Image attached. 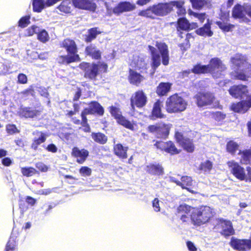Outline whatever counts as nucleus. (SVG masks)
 <instances>
[{
    "label": "nucleus",
    "mask_w": 251,
    "mask_h": 251,
    "mask_svg": "<svg viewBox=\"0 0 251 251\" xmlns=\"http://www.w3.org/2000/svg\"><path fill=\"white\" fill-rule=\"evenodd\" d=\"M225 66L218 58L211 59L208 65H201L198 64L194 66L191 72L195 74L210 73L214 77H220L222 72L226 70Z\"/></svg>",
    "instance_id": "obj_1"
},
{
    "label": "nucleus",
    "mask_w": 251,
    "mask_h": 251,
    "mask_svg": "<svg viewBox=\"0 0 251 251\" xmlns=\"http://www.w3.org/2000/svg\"><path fill=\"white\" fill-rule=\"evenodd\" d=\"M172 4L170 2L159 3L150 6L144 10H142L138 13V15L147 18L153 19L155 16H162L167 15L172 10Z\"/></svg>",
    "instance_id": "obj_2"
},
{
    "label": "nucleus",
    "mask_w": 251,
    "mask_h": 251,
    "mask_svg": "<svg viewBox=\"0 0 251 251\" xmlns=\"http://www.w3.org/2000/svg\"><path fill=\"white\" fill-rule=\"evenodd\" d=\"M212 216V210L209 207L201 206L193 210L190 221L193 225L200 226L208 222Z\"/></svg>",
    "instance_id": "obj_3"
},
{
    "label": "nucleus",
    "mask_w": 251,
    "mask_h": 251,
    "mask_svg": "<svg viewBox=\"0 0 251 251\" xmlns=\"http://www.w3.org/2000/svg\"><path fill=\"white\" fill-rule=\"evenodd\" d=\"M187 101L178 94H174L169 97L165 102V108L170 113L183 111L186 108Z\"/></svg>",
    "instance_id": "obj_4"
},
{
    "label": "nucleus",
    "mask_w": 251,
    "mask_h": 251,
    "mask_svg": "<svg viewBox=\"0 0 251 251\" xmlns=\"http://www.w3.org/2000/svg\"><path fill=\"white\" fill-rule=\"evenodd\" d=\"M79 67L84 71V76L91 79H95L100 72H105L107 69V65L104 63L95 64L83 62L79 65Z\"/></svg>",
    "instance_id": "obj_5"
},
{
    "label": "nucleus",
    "mask_w": 251,
    "mask_h": 251,
    "mask_svg": "<svg viewBox=\"0 0 251 251\" xmlns=\"http://www.w3.org/2000/svg\"><path fill=\"white\" fill-rule=\"evenodd\" d=\"M232 14L234 18H239L245 22H248L250 20L246 17V14L251 18V5L247 3L243 5L237 4L234 7Z\"/></svg>",
    "instance_id": "obj_6"
},
{
    "label": "nucleus",
    "mask_w": 251,
    "mask_h": 251,
    "mask_svg": "<svg viewBox=\"0 0 251 251\" xmlns=\"http://www.w3.org/2000/svg\"><path fill=\"white\" fill-rule=\"evenodd\" d=\"M170 128L171 125L160 123L149 126L148 130L157 138H164L168 135Z\"/></svg>",
    "instance_id": "obj_7"
},
{
    "label": "nucleus",
    "mask_w": 251,
    "mask_h": 251,
    "mask_svg": "<svg viewBox=\"0 0 251 251\" xmlns=\"http://www.w3.org/2000/svg\"><path fill=\"white\" fill-rule=\"evenodd\" d=\"M110 112L119 124L131 130H134L133 124L122 115L121 112L118 108L111 106L110 108Z\"/></svg>",
    "instance_id": "obj_8"
},
{
    "label": "nucleus",
    "mask_w": 251,
    "mask_h": 251,
    "mask_svg": "<svg viewBox=\"0 0 251 251\" xmlns=\"http://www.w3.org/2000/svg\"><path fill=\"white\" fill-rule=\"evenodd\" d=\"M103 113L104 110L103 107L98 102L96 101L91 102L89 107L85 108L81 113V118H82L84 124L86 123V115L97 113L99 115H102Z\"/></svg>",
    "instance_id": "obj_9"
},
{
    "label": "nucleus",
    "mask_w": 251,
    "mask_h": 251,
    "mask_svg": "<svg viewBox=\"0 0 251 251\" xmlns=\"http://www.w3.org/2000/svg\"><path fill=\"white\" fill-rule=\"evenodd\" d=\"M147 101V98L145 93L142 91H138L134 93L131 98L130 102L132 109L136 106L138 108H141L144 106Z\"/></svg>",
    "instance_id": "obj_10"
},
{
    "label": "nucleus",
    "mask_w": 251,
    "mask_h": 251,
    "mask_svg": "<svg viewBox=\"0 0 251 251\" xmlns=\"http://www.w3.org/2000/svg\"><path fill=\"white\" fill-rule=\"evenodd\" d=\"M194 98L196 100L197 104L199 107L210 105L215 99L213 95L208 92L198 93Z\"/></svg>",
    "instance_id": "obj_11"
},
{
    "label": "nucleus",
    "mask_w": 251,
    "mask_h": 251,
    "mask_svg": "<svg viewBox=\"0 0 251 251\" xmlns=\"http://www.w3.org/2000/svg\"><path fill=\"white\" fill-rule=\"evenodd\" d=\"M231 246L239 251H247L251 249V240L238 239L232 237L230 241Z\"/></svg>",
    "instance_id": "obj_12"
},
{
    "label": "nucleus",
    "mask_w": 251,
    "mask_h": 251,
    "mask_svg": "<svg viewBox=\"0 0 251 251\" xmlns=\"http://www.w3.org/2000/svg\"><path fill=\"white\" fill-rule=\"evenodd\" d=\"M195 208L185 203L180 204L177 208V212L180 215L181 220L183 222H189L193 212V210L195 209Z\"/></svg>",
    "instance_id": "obj_13"
},
{
    "label": "nucleus",
    "mask_w": 251,
    "mask_h": 251,
    "mask_svg": "<svg viewBox=\"0 0 251 251\" xmlns=\"http://www.w3.org/2000/svg\"><path fill=\"white\" fill-rule=\"evenodd\" d=\"M229 93L235 98H246L247 99V97L251 95V94H249L247 86L243 85L233 86L229 89Z\"/></svg>",
    "instance_id": "obj_14"
},
{
    "label": "nucleus",
    "mask_w": 251,
    "mask_h": 251,
    "mask_svg": "<svg viewBox=\"0 0 251 251\" xmlns=\"http://www.w3.org/2000/svg\"><path fill=\"white\" fill-rule=\"evenodd\" d=\"M232 174L238 179L244 180L246 178V175L244 169L234 161L227 163Z\"/></svg>",
    "instance_id": "obj_15"
},
{
    "label": "nucleus",
    "mask_w": 251,
    "mask_h": 251,
    "mask_svg": "<svg viewBox=\"0 0 251 251\" xmlns=\"http://www.w3.org/2000/svg\"><path fill=\"white\" fill-rule=\"evenodd\" d=\"M230 61L234 66L236 71H243L244 68L249 66L246 58L242 54H236L231 58Z\"/></svg>",
    "instance_id": "obj_16"
},
{
    "label": "nucleus",
    "mask_w": 251,
    "mask_h": 251,
    "mask_svg": "<svg viewBox=\"0 0 251 251\" xmlns=\"http://www.w3.org/2000/svg\"><path fill=\"white\" fill-rule=\"evenodd\" d=\"M72 0L74 5L80 9L94 11L96 8V4L93 2V0Z\"/></svg>",
    "instance_id": "obj_17"
},
{
    "label": "nucleus",
    "mask_w": 251,
    "mask_h": 251,
    "mask_svg": "<svg viewBox=\"0 0 251 251\" xmlns=\"http://www.w3.org/2000/svg\"><path fill=\"white\" fill-rule=\"evenodd\" d=\"M219 16L220 19L222 21H217L216 22V24L224 31H229L231 27H233L232 25L227 24L226 23L229 17V11H224L221 9Z\"/></svg>",
    "instance_id": "obj_18"
},
{
    "label": "nucleus",
    "mask_w": 251,
    "mask_h": 251,
    "mask_svg": "<svg viewBox=\"0 0 251 251\" xmlns=\"http://www.w3.org/2000/svg\"><path fill=\"white\" fill-rule=\"evenodd\" d=\"M251 107V95L247 97L245 100L232 104V109L235 112L245 113Z\"/></svg>",
    "instance_id": "obj_19"
},
{
    "label": "nucleus",
    "mask_w": 251,
    "mask_h": 251,
    "mask_svg": "<svg viewBox=\"0 0 251 251\" xmlns=\"http://www.w3.org/2000/svg\"><path fill=\"white\" fill-rule=\"evenodd\" d=\"M176 138L179 144L188 152H192L194 151V146L191 140L188 138H185L179 132L176 134Z\"/></svg>",
    "instance_id": "obj_20"
},
{
    "label": "nucleus",
    "mask_w": 251,
    "mask_h": 251,
    "mask_svg": "<svg viewBox=\"0 0 251 251\" xmlns=\"http://www.w3.org/2000/svg\"><path fill=\"white\" fill-rule=\"evenodd\" d=\"M135 8L136 6L134 3L127 1L121 2L114 8L113 12L116 14H119L124 12L132 11Z\"/></svg>",
    "instance_id": "obj_21"
},
{
    "label": "nucleus",
    "mask_w": 251,
    "mask_h": 251,
    "mask_svg": "<svg viewBox=\"0 0 251 251\" xmlns=\"http://www.w3.org/2000/svg\"><path fill=\"white\" fill-rule=\"evenodd\" d=\"M219 225L222 228L221 234L225 236H229L234 233V230L230 221L221 219Z\"/></svg>",
    "instance_id": "obj_22"
},
{
    "label": "nucleus",
    "mask_w": 251,
    "mask_h": 251,
    "mask_svg": "<svg viewBox=\"0 0 251 251\" xmlns=\"http://www.w3.org/2000/svg\"><path fill=\"white\" fill-rule=\"evenodd\" d=\"M155 46L157 48L161 55L162 63L164 65L169 64V56L168 46L164 43L156 42Z\"/></svg>",
    "instance_id": "obj_23"
},
{
    "label": "nucleus",
    "mask_w": 251,
    "mask_h": 251,
    "mask_svg": "<svg viewBox=\"0 0 251 251\" xmlns=\"http://www.w3.org/2000/svg\"><path fill=\"white\" fill-rule=\"evenodd\" d=\"M148 48L151 56V67L152 69L153 70L152 73V74H153L156 69L161 64L160 56L157 52V50L154 47L149 46Z\"/></svg>",
    "instance_id": "obj_24"
},
{
    "label": "nucleus",
    "mask_w": 251,
    "mask_h": 251,
    "mask_svg": "<svg viewBox=\"0 0 251 251\" xmlns=\"http://www.w3.org/2000/svg\"><path fill=\"white\" fill-rule=\"evenodd\" d=\"M131 65L142 73L146 72L147 70V63L142 56H135L131 63Z\"/></svg>",
    "instance_id": "obj_25"
},
{
    "label": "nucleus",
    "mask_w": 251,
    "mask_h": 251,
    "mask_svg": "<svg viewBox=\"0 0 251 251\" xmlns=\"http://www.w3.org/2000/svg\"><path fill=\"white\" fill-rule=\"evenodd\" d=\"M33 134L34 135V137L31 147L36 150L39 145L46 141L47 135L45 133L39 131H35Z\"/></svg>",
    "instance_id": "obj_26"
},
{
    "label": "nucleus",
    "mask_w": 251,
    "mask_h": 251,
    "mask_svg": "<svg viewBox=\"0 0 251 251\" xmlns=\"http://www.w3.org/2000/svg\"><path fill=\"white\" fill-rule=\"evenodd\" d=\"M73 154L77 157L76 161L79 164H82L86 160L89 152L85 149L79 150L77 148H74L73 149Z\"/></svg>",
    "instance_id": "obj_27"
},
{
    "label": "nucleus",
    "mask_w": 251,
    "mask_h": 251,
    "mask_svg": "<svg viewBox=\"0 0 251 251\" xmlns=\"http://www.w3.org/2000/svg\"><path fill=\"white\" fill-rule=\"evenodd\" d=\"M62 46L67 51L69 55H78L77 48L75 42L69 39H66L62 42Z\"/></svg>",
    "instance_id": "obj_28"
},
{
    "label": "nucleus",
    "mask_w": 251,
    "mask_h": 251,
    "mask_svg": "<svg viewBox=\"0 0 251 251\" xmlns=\"http://www.w3.org/2000/svg\"><path fill=\"white\" fill-rule=\"evenodd\" d=\"M128 79L131 84L137 86L143 81L144 77L140 74L130 69L129 70Z\"/></svg>",
    "instance_id": "obj_29"
},
{
    "label": "nucleus",
    "mask_w": 251,
    "mask_h": 251,
    "mask_svg": "<svg viewBox=\"0 0 251 251\" xmlns=\"http://www.w3.org/2000/svg\"><path fill=\"white\" fill-rule=\"evenodd\" d=\"M41 114V111L38 110H34L30 107L23 108L20 111L21 116L26 118L37 117Z\"/></svg>",
    "instance_id": "obj_30"
},
{
    "label": "nucleus",
    "mask_w": 251,
    "mask_h": 251,
    "mask_svg": "<svg viewBox=\"0 0 251 251\" xmlns=\"http://www.w3.org/2000/svg\"><path fill=\"white\" fill-rule=\"evenodd\" d=\"M80 61L78 55H61L57 58V61L60 64H69Z\"/></svg>",
    "instance_id": "obj_31"
},
{
    "label": "nucleus",
    "mask_w": 251,
    "mask_h": 251,
    "mask_svg": "<svg viewBox=\"0 0 251 251\" xmlns=\"http://www.w3.org/2000/svg\"><path fill=\"white\" fill-rule=\"evenodd\" d=\"M181 185L180 186L183 189H186L189 192L194 193L195 191L193 190H192L190 187L194 186L195 185L196 182L193 181L192 178L190 176H183L181 177Z\"/></svg>",
    "instance_id": "obj_32"
},
{
    "label": "nucleus",
    "mask_w": 251,
    "mask_h": 251,
    "mask_svg": "<svg viewBox=\"0 0 251 251\" xmlns=\"http://www.w3.org/2000/svg\"><path fill=\"white\" fill-rule=\"evenodd\" d=\"M162 106L163 102L160 100H157L154 103L151 115L152 119H154V118H162L164 117V115L161 112V108Z\"/></svg>",
    "instance_id": "obj_33"
},
{
    "label": "nucleus",
    "mask_w": 251,
    "mask_h": 251,
    "mask_svg": "<svg viewBox=\"0 0 251 251\" xmlns=\"http://www.w3.org/2000/svg\"><path fill=\"white\" fill-rule=\"evenodd\" d=\"M85 52L87 55L91 56L95 59H99L101 56V52L95 46L91 45L85 49Z\"/></svg>",
    "instance_id": "obj_34"
},
{
    "label": "nucleus",
    "mask_w": 251,
    "mask_h": 251,
    "mask_svg": "<svg viewBox=\"0 0 251 251\" xmlns=\"http://www.w3.org/2000/svg\"><path fill=\"white\" fill-rule=\"evenodd\" d=\"M127 148L124 147L120 144H117L114 146V152L115 155L119 158L125 159L127 158Z\"/></svg>",
    "instance_id": "obj_35"
},
{
    "label": "nucleus",
    "mask_w": 251,
    "mask_h": 251,
    "mask_svg": "<svg viewBox=\"0 0 251 251\" xmlns=\"http://www.w3.org/2000/svg\"><path fill=\"white\" fill-rule=\"evenodd\" d=\"M171 84L161 82L157 87L156 93L159 96L166 95L170 90Z\"/></svg>",
    "instance_id": "obj_36"
},
{
    "label": "nucleus",
    "mask_w": 251,
    "mask_h": 251,
    "mask_svg": "<svg viewBox=\"0 0 251 251\" xmlns=\"http://www.w3.org/2000/svg\"><path fill=\"white\" fill-rule=\"evenodd\" d=\"M147 171L152 175H160L163 173V169L159 164H150L147 167Z\"/></svg>",
    "instance_id": "obj_37"
},
{
    "label": "nucleus",
    "mask_w": 251,
    "mask_h": 251,
    "mask_svg": "<svg viewBox=\"0 0 251 251\" xmlns=\"http://www.w3.org/2000/svg\"><path fill=\"white\" fill-rule=\"evenodd\" d=\"M196 33L201 36L210 37L213 35V32L211 30L210 25L208 23L205 24L204 25L198 29Z\"/></svg>",
    "instance_id": "obj_38"
},
{
    "label": "nucleus",
    "mask_w": 251,
    "mask_h": 251,
    "mask_svg": "<svg viewBox=\"0 0 251 251\" xmlns=\"http://www.w3.org/2000/svg\"><path fill=\"white\" fill-rule=\"evenodd\" d=\"M33 11L35 12L40 13L46 7V2L44 0H32Z\"/></svg>",
    "instance_id": "obj_39"
},
{
    "label": "nucleus",
    "mask_w": 251,
    "mask_h": 251,
    "mask_svg": "<svg viewBox=\"0 0 251 251\" xmlns=\"http://www.w3.org/2000/svg\"><path fill=\"white\" fill-rule=\"evenodd\" d=\"M72 7V4L70 0H65L61 2L57 8L61 12L65 13H69L71 12Z\"/></svg>",
    "instance_id": "obj_40"
},
{
    "label": "nucleus",
    "mask_w": 251,
    "mask_h": 251,
    "mask_svg": "<svg viewBox=\"0 0 251 251\" xmlns=\"http://www.w3.org/2000/svg\"><path fill=\"white\" fill-rule=\"evenodd\" d=\"M91 136L95 142L100 144H104L107 141V137L101 133H93Z\"/></svg>",
    "instance_id": "obj_41"
},
{
    "label": "nucleus",
    "mask_w": 251,
    "mask_h": 251,
    "mask_svg": "<svg viewBox=\"0 0 251 251\" xmlns=\"http://www.w3.org/2000/svg\"><path fill=\"white\" fill-rule=\"evenodd\" d=\"M212 167V163L209 160H206L201 164L199 169L201 172L204 174H207L211 170Z\"/></svg>",
    "instance_id": "obj_42"
},
{
    "label": "nucleus",
    "mask_w": 251,
    "mask_h": 251,
    "mask_svg": "<svg viewBox=\"0 0 251 251\" xmlns=\"http://www.w3.org/2000/svg\"><path fill=\"white\" fill-rule=\"evenodd\" d=\"M172 4V9L174 6H176L178 10L177 13L178 15H182L185 13V9L183 7L184 2L181 0L172 1L171 2Z\"/></svg>",
    "instance_id": "obj_43"
},
{
    "label": "nucleus",
    "mask_w": 251,
    "mask_h": 251,
    "mask_svg": "<svg viewBox=\"0 0 251 251\" xmlns=\"http://www.w3.org/2000/svg\"><path fill=\"white\" fill-rule=\"evenodd\" d=\"M177 28L187 30L190 28V25L185 18H180L178 20Z\"/></svg>",
    "instance_id": "obj_44"
},
{
    "label": "nucleus",
    "mask_w": 251,
    "mask_h": 251,
    "mask_svg": "<svg viewBox=\"0 0 251 251\" xmlns=\"http://www.w3.org/2000/svg\"><path fill=\"white\" fill-rule=\"evenodd\" d=\"M17 244L15 238L11 236L6 247V251H17Z\"/></svg>",
    "instance_id": "obj_45"
},
{
    "label": "nucleus",
    "mask_w": 251,
    "mask_h": 251,
    "mask_svg": "<svg viewBox=\"0 0 251 251\" xmlns=\"http://www.w3.org/2000/svg\"><path fill=\"white\" fill-rule=\"evenodd\" d=\"M21 173L24 176L29 177L35 175L37 171L32 167H23L21 168Z\"/></svg>",
    "instance_id": "obj_46"
},
{
    "label": "nucleus",
    "mask_w": 251,
    "mask_h": 251,
    "mask_svg": "<svg viewBox=\"0 0 251 251\" xmlns=\"http://www.w3.org/2000/svg\"><path fill=\"white\" fill-rule=\"evenodd\" d=\"M37 34L38 39L41 42L45 43L49 40L50 37L48 33L45 29H42L41 30L39 29V31Z\"/></svg>",
    "instance_id": "obj_47"
},
{
    "label": "nucleus",
    "mask_w": 251,
    "mask_h": 251,
    "mask_svg": "<svg viewBox=\"0 0 251 251\" xmlns=\"http://www.w3.org/2000/svg\"><path fill=\"white\" fill-rule=\"evenodd\" d=\"M238 148V144L232 141L228 142L226 145L227 151L231 154H233L237 150Z\"/></svg>",
    "instance_id": "obj_48"
},
{
    "label": "nucleus",
    "mask_w": 251,
    "mask_h": 251,
    "mask_svg": "<svg viewBox=\"0 0 251 251\" xmlns=\"http://www.w3.org/2000/svg\"><path fill=\"white\" fill-rule=\"evenodd\" d=\"M189 14L197 19L200 23L203 22L205 19V14L204 13H197L191 10L189 11Z\"/></svg>",
    "instance_id": "obj_49"
},
{
    "label": "nucleus",
    "mask_w": 251,
    "mask_h": 251,
    "mask_svg": "<svg viewBox=\"0 0 251 251\" xmlns=\"http://www.w3.org/2000/svg\"><path fill=\"white\" fill-rule=\"evenodd\" d=\"M190 1L193 7L197 9L201 8L205 4L204 0H190Z\"/></svg>",
    "instance_id": "obj_50"
},
{
    "label": "nucleus",
    "mask_w": 251,
    "mask_h": 251,
    "mask_svg": "<svg viewBox=\"0 0 251 251\" xmlns=\"http://www.w3.org/2000/svg\"><path fill=\"white\" fill-rule=\"evenodd\" d=\"M166 143L168 144L167 145V147H166V152L171 154H176L178 153L177 149L176 148L173 142L170 141Z\"/></svg>",
    "instance_id": "obj_51"
},
{
    "label": "nucleus",
    "mask_w": 251,
    "mask_h": 251,
    "mask_svg": "<svg viewBox=\"0 0 251 251\" xmlns=\"http://www.w3.org/2000/svg\"><path fill=\"white\" fill-rule=\"evenodd\" d=\"M29 20V16L22 17L19 21V26L22 28L25 27L30 24Z\"/></svg>",
    "instance_id": "obj_52"
},
{
    "label": "nucleus",
    "mask_w": 251,
    "mask_h": 251,
    "mask_svg": "<svg viewBox=\"0 0 251 251\" xmlns=\"http://www.w3.org/2000/svg\"><path fill=\"white\" fill-rule=\"evenodd\" d=\"M99 33L97 28H91L89 30V35L86 38V41L88 42H91L93 39H95L97 35Z\"/></svg>",
    "instance_id": "obj_53"
},
{
    "label": "nucleus",
    "mask_w": 251,
    "mask_h": 251,
    "mask_svg": "<svg viewBox=\"0 0 251 251\" xmlns=\"http://www.w3.org/2000/svg\"><path fill=\"white\" fill-rule=\"evenodd\" d=\"M79 173L82 176H90L91 174V169L88 167H82L79 169Z\"/></svg>",
    "instance_id": "obj_54"
},
{
    "label": "nucleus",
    "mask_w": 251,
    "mask_h": 251,
    "mask_svg": "<svg viewBox=\"0 0 251 251\" xmlns=\"http://www.w3.org/2000/svg\"><path fill=\"white\" fill-rule=\"evenodd\" d=\"M212 117L217 121H221L225 119L226 115L221 112H216L212 113Z\"/></svg>",
    "instance_id": "obj_55"
},
{
    "label": "nucleus",
    "mask_w": 251,
    "mask_h": 251,
    "mask_svg": "<svg viewBox=\"0 0 251 251\" xmlns=\"http://www.w3.org/2000/svg\"><path fill=\"white\" fill-rule=\"evenodd\" d=\"M236 77L240 80H245L247 79V76L245 74L247 72L246 67L244 68L243 71H236Z\"/></svg>",
    "instance_id": "obj_56"
},
{
    "label": "nucleus",
    "mask_w": 251,
    "mask_h": 251,
    "mask_svg": "<svg viewBox=\"0 0 251 251\" xmlns=\"http://www.w3.org/2000/svg\"><path fill=\"white\" fill-rule=\"evenodd\" d=\"M27 35L28 36H32L34 33H37L39 31V28L35 25H33L28 28L27 30Z\"/></svg>",
    "instance_id": "obj_57"
},
{
    "label": "nucleus",
    "mask_w": 251,
    "mask_h": 251,
    "mask_svg": "<svg viewBox=\"0 0 251 251\" xmlns=\"http://www.w3.org/2000/svg\"><path fill=\"white\" fill-rule=\"evenodd\" d=\"M6 130L7 132L10 134L19 132V130L14 125H8L6 126Z\"/></svg>",
    "instance_id": "obj_58"
},
{
    "label": "nucleus",
    "mask_w": 251,
    "mask_h": 251,
    "mask_svg": "<svg viewBox=\"0 0 251 251\" xmlns=\"http://www.w3.org/2000/svg\"><path fill=\"white\" fill-rule=\"evenodd\" d=\"M168 145V144H167L166 142H157L155 144V146L157 148L159 149L162 151H165L166 152V147H167Z\"/></svg>",
    "instance_id": "obj_59"
},
{
    "label": "nucleus",
    "mask_w": 251,
    "mask_h": 251,
    "mask_svg": "<svg viewBox=\"0 0 251 251\" xmlns=\"http://www.w3.org/2000/svg\"><path fill=\"white\" fill-rule=\"evenodd\" d=\"M159 203V201L157 198H155L152 201V207L156 212H159L160 210Z\"/></svg>",
    "instance_id": "obj_60"
},
{
    "label": "nucleus",
    "mask_w": 251,
    "mask_h": 251,
    "mask_svg": "<svg viewBox=\"0 0 251 251\" xmlns=\"http://www.w3.org/2000/svg\"><path fill=\"white\" fill-rule=\"evenodd\" d=\"M18 82L21 84H25L27 81V78L24 74H20L18 76Z\"/></svg>",
    "instance_id": "obj_61"
},
{
    "label": "nucleus",
    "mask_w": 251,
    "mask_h": 251,
    "mask_svg": "<svg viewBox=\"0 0 251 251\" xmlns=\"http://www.w3.org/2000/svg\"><path fill=\"white\" fill-rule=\"evenodd\" d=\"M36 167L42 172H45L48 170L47 166L42 162H38L36 163Z\"/></svg>",
    "instance_id": "obj_62"
},
{
    "label": "nucleus",
    "mask_w": 251,
    "mask_h": 251,
    "mask_svg": "<svg viewBox=\"0 0 251 251\" xmlns=\"http://www.w3.org/2000/svg\"><path fill=\"white\" fill-rule=\"evenodd\" d=\"M46 149L48 151L53 152V153H55V152H57V147H56V146L55 145H54L53 144H50L49 145L47 146Z\"/></svg>",
    "instance_id": "obj_63"
},
{
    "label": "nucleus",
    "mask_w": 251,
    "mask_h": 251,
    "mask_svg": "<svg viewBox=\"0 0 251 251\" xmlns=\"http://www.w3.org/2000/svg\"><path fill=\"white\" fill-rule=\"evenodd\" d=\"M187 246L189 251H196L197 248L195 246L194 244L191 241H188L187 242Z\"/></svg>",
    "instance_id": "obj_64"
}]
</instances>
